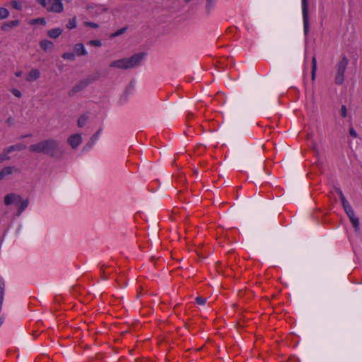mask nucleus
Wrapping results in <instances>:
<instances>
[{
	"instance_id": "nucleus-1",
	"label": "nucleus",
	"mask_w": 362,
	"mask_h": 362,
	"mask_svg": "<svg viewBox=\"0 0 362 362\" xmlns=\"http://www.w3.org/2000/svg\"><path fill=\"white\" fill-rule=\"evenodd\" d=\"M29 150L33 153H43L55 158H60L64 154L60 142L54 139L42 140L32 144L29 146Z\"/></svg>"
},
{
	"instance_id": "nucleus-2",
	"label": "nucleus",
	"mask_w": 362,
	"mask_h": 362,
	"mask_svg": "<svg viewBox=\"0 0 362 362\" xmlns=\"http://www.w3.org/2000/svg\"><path fill=\"white\" fill-rule=\"evenodd\" d=\"M145 56L144 53H138L129 58H124L112 62L110 66L121 69H132L140 65Z\"/></svg>"
},
{
	"instance_id": "nucleus-3",
	"label": "nucleus",
	"mask_w": 362,
	"mask_h": 362,
	"mask_svg": "<svg viewBox=\"0 0 362 362\" xmlns=\"http://www.w3.org/2000/svg\"><path fill=\"white\" fill-rule=\"evenodd\" d=\"M349 60L346 56H343L341 59L336 66V73L334 76V83L337 85H341L344 80V73L346 69Z\"/></svg>"
},
{
	"instance_id": "nucleus-4",
	"label": "nucleus",
	"mask_w": 362,
	"mask_h": 362,
	"mask_svg": "<svg viewBox=\"0 0 362 362\" xmlns=\"http://www.w3.org/2000/svg\"><path fill=\"white\" fill-rule=\"evenodd\" d=\"M346 215L348 216L355 231L359 230V220L355 216L354 211L349 202L342 205Z\"/></svg>"
},
{
	"instance_id": "nucleus-5",
	"label": "nucleus",
	"mask_w": 362,
	"mask_h": 362,
	"mask_svg": "<svg viewBox=\"0 0 362 362\" xmlns=\"http://www.w3.org/2000/svg\"><path fill=\"white\" fill-rule=\"evenodd\" d=\"M346 215L348 216L355 231L359 230V220L355 216L354 211L349 202L342 205Z\"/></svg>"
},
{
	"instance_id": "nucleus-6",
	"label": "nucleus",
	"mask_w": 362,
	"mask_h": 362,
	"mask_svg": "<svg viewBox=\"0 0 362 362\" xmlns=\"http://www.w3.org/2000/svg\"><path fill=\"white\" fill-rule=\"evenodd\" d=\"M346 215L348 216L355 231L359 230V220L355 216L354 211L349 202L342 205Z\"/></svg>"
},
{
	"instance_id": "nucleus-7",
	"label": "nucleus",
	"mask_w": 362,
	"mask_h": 362,
	"mask_svg": "<svg viewBox=\"0 0 362 362\" xmlns=\"http://www.w3.org/2000/svg\"><path fill=\"white\" fill-rule=\"evenodd\" d=\"M302 12L304 33L305 35H307L309 32V15L308 0H302Z\"/></svg>"
},
{
	"instance_id": "nucleus-8",
	"label": "nucleus",
	"mask_w": 362,
	"mask_h": 362,
	"mask_svg": "<svg viewBox=\"0 0 362 362\" xmlns=\"http://www.w3.org/2000/svg\"><path fill=\"white\" fill-rule=\"evenodd\" d=\"M49 4L51 6L47 8V10L49 12L61 13L64 10L62 0H48Z\"/></svg>"
},
{
	"instance_id": "nucleus-9",
	"label": "nucleus",
	"mask_w": 362,
	"mask_h": 362,
	"mask_svg": "<svg viewBox=\"0 0 362 362\" xmlns=\"http://www.w3.org/2000/svg\"><path fill=\"white\" fill-rule=\"evenodd\" d=\"M88 84L89 81L88 80H83L80 81L69 91V96H74L76 93L86 88L88 86Z\"/></svg>"
},
{
	"instance_id": "nucleus-10",
	"label": "nucleus",
	"mask_w": 362,
	"mask_h": 362,
	"mask_svg": "<svg viewBox=\"0 0 362 362\" xmlns=\"http://www.w3.org/2000/svg\"><path fill=\"white\" fill-rule=\"evenodd\" d=\"M67 141L71 148H76L82 142L81 135L80 134H72L68 138Z\"/></svg>"
},
{
	"instance_id": "nucleus-11",
	"label": "nucleus",
	"mask_w": 362,
	"mask_h": 362,
	"mask_svg": "<svg viewBox=\"0 0 362 362\" xmlns=\"http://www.w3.org/2000/svg\"><path fill=\"white\" fill-rule=\"evenodd\" d=\"M18 200H21V196L14 193H10L4 197V202L6 206L12 204H17Z\"/></svg>"
},
{
	"instance_id": "nucleus-12",
	"label": "nucleus",
	"mask_w": 362,
	"mask_h": 362,
	"mask_svg": "<svg viewBox=\"0 0 362 362\" xmlns=\"http://www.w3.org/2000/svg\"><path fill=\"white\" fill-rule=\"evenodd\" d=\"M16 204L18 205V209L16 215L18 216H20L22 212L28 207L29 204V200L28 199H23L21 196V200H18Z\"/></svg>"
},
{
	"instance_id": "nucleus-13",
	"label": "nucleus",
	"mask_w": 362,
	"mask_h": 362,
	"mask_svg": "<svg viewBox=\"0 0 362 362\" xmlns=\"http://www.w3.org/2000/svg\"><path fill=\"white\" fill-rule=\"evenodd\" d=\"M40 72L37 69H33L26 76L25 80L28 82H33L40 78Z\"/></svg>"
},
{
	"instance_id": "nucleus-14",
	"label": "nucleus",
	"mask_w": 362,
	"mask_h": 362,
	"mask_svg": "<svg viewBox=\"0 0 362 362\" xmlns=\"http://www.w3.org/2000/svg\"><path fill=\"white\" fill-rule=\"evenodd\" d=\"M74 52L77 56H83L87 54L86 49L83 44L77 43L74 46Z\"/></svg>"
},
{
	"instance_id": "nucleus-15",
	"label": "nucleus",
	"mask_w": 362,
	"mask_h": 362,
	"mask_svg": "<svg viewBox=\"0 0 362 362\" xmlns=\"http://www.w3.org/2000/svg\"><path fill=\"white\" fill-rule=\"evenodd\" d=\"M20 22L18 20H13L8 21L3 24L1 26V29L4 31H8V28H11L13 27H17L19 25Z\"/></svg>"
},
{
	"instance_id": "nucleus-16",
	"label": "nucleus",
	"mask_w": 362,
	"mask_h": 362,
	"mask_svg": "<svg viewBox=\"0 0 362 362\" xmlns=\"http://www.w3.org/2000/svg\"><path fill=\"white\" fill-rule=\"evenodd\" d=\"M40 46L44 51L47 52L52 49L54 44L52 42L49 40H43L40 42Z\"/></svg>"
},
{
	"instance_id": "nucleus-17",
	"label": "nucleus",
	"mask_w": 362,
	"mask_h": 362,
	"mask_svg": "<svg viewBox=\"0 0 362 362\" xmlns=\"http://www.w3.org/2000/svg\"><path fill=\"white\" fill-rule=\"evenodd\" d=\"M26 148V145L23 144H17L15 145L10 146L6 148L7 152H12V151H22L24 150Z\"/></svg>"
},
{
	"instance_id": "nucleus-18",
	"label": "nucleus",
	"mask_w": 362,
	"mask_h": 362,
	"mask_svg": "<svg viewBox=\"0 0 362 362\" xmlns=\"http://www.w3.org/2000/svg\"><path fill=\"white\" fill-rule=\"evenodd\" d=\"M62 30L59 28H57L48 30L47 35L49 37L56 39L62 34Z\"/></svg>"
},
{
	"instance_id": "nucleus-19",
	"label": "nucleus",
	"mask_w": 362,
	"mask_h": 362,
	"mask_svg": "<svg viewBox=\"0 0 362 362\" xmlns=\"http://www.w3.org/2000/svg\"><path fill=\"white\" fill-rule=\"evenodd\" d=\"M13 173V168L8 166L4 167L1 171H0V180H2L6 175H11Z\"/></svg>"
},
{
	"instance_id": "nucleus-20",
	"label": "nucleus",
	"mask_w": 362,
	"mask_h": 362,
	"mask_svg": "<svg viewBox=\"0 0 362 362\" xmlns=\"http://www.w3.org/2000/svg\"><path fill=\"white\" fill-rule=\"evenodd\" d=\"M216 0H206V6H205V10L206 12V14H209L211 13V9L216 4Z\"/></svg>"
},
{
	"instance_id": "nucleus-21",
	"label": "nucleus",
	"mask_w": 362,
	"mask_h": 362,
	"mask_svg": "<svg viewBox=\"0 0 362 362\" xmlns=\"http://www.w3.org/2000/svg\"><path fill=\"white\" fill-rule=\"evenodd\" d=\"M316 70H317V61H316V57L314 56L312 59L311 78L313 81H315V79Z\"/></svg>"
},
{
	"instance_id": "nucleus-22",
	"label": "nucleus",
	"mask_w": 362,
	"mask_h": 362,
	"mask_svg": "<svg viewBox=\"0 0 362 362\" xmlns=\"http://www.w3.org/2000/svg\"><path fill=\"white\" fill-rule=\"evenodd\" d=\"M102 132V129L100 128L93 135V136L90 138L89 142H88V144L90 145V146H93V144L97 141V139H98L100 133Z\"/></svg>"
},
{
	"instance_id": "nucleus-23",
	"label": "nucleus",
	"mask_w": 362,
	"mask_h": 362,
	"mask_svg": "<svg viewBox=\"0 0 362 362\" xmlns=\"http://www.w3.org/2000/svg\"><path fill=\"white\" fill-rule=\"evenodd\" d=\"M88 117L86 115H81L78 119V126L83 127L87 122Z\"/></svg>"
},
{
	"instance_id": "nucleus-24",
	"label": "nucleus",
	"mask_w": 362,
	"mask_h": 362,
	"mask_svg": "<svg viewBox=\"0 0 362 362\" xmlns=\"http://www.w3.org/2000/svg\"><path fill=\"white\" fill-rule=\"evenodd\" d=\"M95 8L96 9L95 12L97 13H101L103 12H106L108 11V8L104 5H95Z\"/></svg>"
},
{
	"instance_id": "nucleus-25",
	"label": "nucleus",
	"mask_w": 362,
	"mask_h": 362,
	"mask_svg": "<svg viewBox=\"0 0 362 362\" xmlns=\"http://www.w3.org/2000/svg\"><path fill=\"white\" fill-rule=\"evenodd\" d=\"M11 152H7L6 151V148H5L4 150H3V152L1 153H0V159H1V161L3 162L4 160H9L10 159V157L8 156Z\"/></svg>"
},
{
	"instance_id": "nucleus-26",
	"label": "nucleus",
	"mask_w": 362,
	"mask_h": 362,
	"mask_svg": "<svg viewBox=\"0 0 362 362\" xmlns=\"http://www.w3.org/2000/svg\"><path fill=\"white\" fill-rule=\"evenodd\" d=\"M336 192H337V194H339V198H340V200H341V204H342V205H343V204H344L345 203L349 202L346 199V198H345V197H344V194H343L342 191H341L339 188H336Z\"/></svg>"
},
{
	"instance_id": "nucleus-27",
	"label": "nucleus",
	"mask_w": 362,
	"mask_h": 362,
	"mask_svg": "<svg viewBox=\"0 0 362 362\" xmlns=\"http://www.w3.org/2000/svg\"><path fill=\"white\" fill-rule=\"evenodd\" d=\"M8 15L9 12L6 8L0 7V19L6 18Z\"/></svg>"
},
{
	"instance_id": "nucleus-28",
	"label": "nucleus",
	"mask_w": 362,
	"mask_h": 362,
	"mask_svg": "<svg viewBox=\"0 0 362 362\" xmlns=\"http://www.w3.org/2000/svg\"><path fill=\"white\" fill-rule=\"evenodd\" d=\"M62 58L64 59L74 60L75 54L73 52H65L62 54Z\"/></svg>"
},
{
	"instance_id": "nucleus-29",
	"label": "nucleus",
	"mask_w": 362,
	"mask_h": 362,
	"mask_svg": "<svg viewBox=\"0 0 362 362\" xmlns=\"http://www.w3.org/2000/svg\"><path fill=\"white\" fill-rule=\"evenodd\" d=\"M66 27L69 29H73L76 27V18H73L72 19H70L66 25Z\"/></svg>"
},
{
	"instance_id": "nucleus-30",
	"label": "nucleus",
	"mask_w": 362,
	"mask_h": 362,
	"mask_svg": "<svg viewBox=\"0 0 362 362\" xmlns=\"http://www.w3.org/2000/svg\"><path fill=\"white\" fill-rule=\"evenodd\" d=\"M46 23L45 19L44 18H38L33 19L30 21V24H41L45 25Z\"/></svg>"
},
{
	"instance_id": "nucleus-31",
	"label": "nucleus",
	"mask_w": 362,
	"mask_h": 362,
	"mask_svg": "<svg viewBox=\"0 0 362 362\" xmlns=\"http://www.w3.org/2000/svg\"><path fill=\"white\" fill-rule=\"evenodd\" d=\"M126 30H127V28H120V29L117 30L115 33L111 34L110 37H115L119 36V35H122L123 33H124Z\"/></svg>"
},
{
	"instance_id": "nucleus-32",
	"label": "nucleus",
	"mask_w": 362,
	"mask_h": 362,
	"mask_svg": "<svg viewBox=\"0 0 362 362\" xmlns=\"http://www.w3.org/2000/svg\"><path fill=\"white\" fill-rule=\"evenodd\" d=\"M11 4H12V7L16 10H21V8H22L21 4L18 1H13L11 2Z\"/></svg>"
},
{
	"instance_id": "nucleus-33",
	"label": "nucleus",
	"mask_w": 362,
	"mask_h": 362,
	"mask_svg": "<svg viewBox=\"0 0 362 362\" xmlns=\"http://www.w3.org/2000/svg\"><path fill=\"white\" fill-rule=\"evenodd\" d=\"M89 45L95 47H100L102 44L98 40H93L89 42Z\"/></svg>"
},
{
	"instance_id": "nucleus-34",
	"label": "nucleus",
	"mask_w": 362,
	"mask_h": 362,
	"mask_svg": "<svg viewBox=\"0 0 362 362\" xmlns=\"http://www.w3.org/2000/svg\"><path fill=\"white\" fill-rule=\"evenodd\" d=\"M196 303L199 305H204L206 303V298L198 296L195 298Z\"/></svg>"
},
{
	"instance_id": "nucleus-35",
	"label": "nucleus",
	"mask_w": 362,
	"mask_h": 362,
	"mask_svg": "<svg viewBox=\"0 0 362 362\" xmlns=\"http://www.w3.org/2000/svg\"><path fill=\"white\" fill-rule=\"evenodd\" d=\"M340 114L342 117H346L347 116V109L345 105L341 106Z\"/></svg>"
},
{
	"instance_id": "nucleus-36",
	"label": "nucleus",
	"mask_w": 362,
	"mask_h": 362,
	"mask_svg": "<svg viewBox=\"0 0 362 362\" xmlns=\"http://www.w3.org/2000/svg\"><path fill=\"white\" fill-rule=\"evenodd\" d=\"M84 25L86 26H88V27L93 28H98V25L97 23H93V22H85Z\"/></svg>"
},
{
	"instance_id": "nucleus-37",
	"label": "nucleus",
	"mask_w": 362,
	"mask_h": 362,
	"mask_svg": "<svg viewBox=\"0 0 362 362\" xmlns=\"http://www.w3.org/2000/svg\"><path fill=\"white\" fill-rule=\"evenodd\" d=\"M349 134L353 138H356L358 136L356 132L354 130V129L352 127L349 128Z\"/></svg>"
},
{
	"instance_id": "nucleus-38",
	"label": "nucleus",
	"mask_w": 362,
	"mask_h": 362,
	"mask_svg": "<svg viewBox=\"0 0 362 362\" xmlns=\"http://www.w3.org/2000/svg\"><path fill=\"white\" fill-rule=\"evenodd\" d=\"M11 92L17 98H21L22 95L20 90H18L17 89H15V88L12 89Z\"/></svg>"
},
{
	"instance_id": "nucleus-39",
	"label": "nucleus",
	"mask_w": 362,
	"mask_h": 362,
	"mask_svg": "<svg viewBox=\"0 0 362 362\" xmlns=\"http://www.w3.org/2000/svg\"><path fill=\"white\" fill-rule=\"evenodd\" d=\"M37 3H39L42 7H46L47 2L46 0H36Z\"/></svg>"
},
{
	"instance_id": "nucleus-40",
	"label": "nucleus",
	"mask_w": 362,
	"mask_h": 362,
	"mask_svg": "<svg viewBox=\"0 0 362 362\" xmlns=\"http://www.w3.org/2000/svg\"><path fill=\"white\" fill-rule=\"evenodd\" d=\"M6 123H8L9 125H12L13 124V119L12 117H8L6 121Z\"/></svg>"
},
{
	"instance_id": "nucleus-41",
	"label": "nucleus",
	"mask_w": 362,
	"mask_h": 362,
	"mask_svg": "<svg viewBox=\"0 0 362 362\" xmlns=\"http://www.w3.org/2000/svg\"><path fill=\"white\" fill-rule=\"evenodd\" d=\"M22 74H23L22 71L19 70V71H17L15 73V76H16V77H20V76H21Z\"/></svg>"
},
{
	"instance_id": "nucleus-42",
	"label": "nucleus",
	"mask_w": 362,
	"mask_h": 362,
	"mask_svg": "<svg viewBox=\"0 0 362 362\" xmlns=\"http://www.w3.org/2000/svg\"><path fill=\"white\" fill-rule=\"evenodd\" d=\"M192 117H193V114H192V113H191V112L188 113V114H187V119H190V118H192Z\"/></svg>"
},
{
	"instance_id": "nucleus-43",
	"label": "nucleus",
	"mask_w": 362,
	"mask_h": 362,
	"mask_svg": "<svg viewBox=\"0 0 362 362\" xmlns=\"http://www.w3.org/2000/svg\"><path fill=\"white\" fill-rule=\"evenodd\" d=\"M30 136V134H29V135H24V136H23V138L27 137V136Z\"/></svg>"
},
{
	"instance_id": "nucleus-44",
	"label": "nucleus",
	"mask_w": 362,
	"mask_h": 362,
	"mask_svg": "<svg viewBox=\"0 0 362 362\" xmlns=\"http://www.w3.org/2000/svg\"><path fill=\"white\" fill-rule=\"evenodd\" d=\"M3 321L0 319V327L1 326Z\"/></svg>"
}]
</instances>
